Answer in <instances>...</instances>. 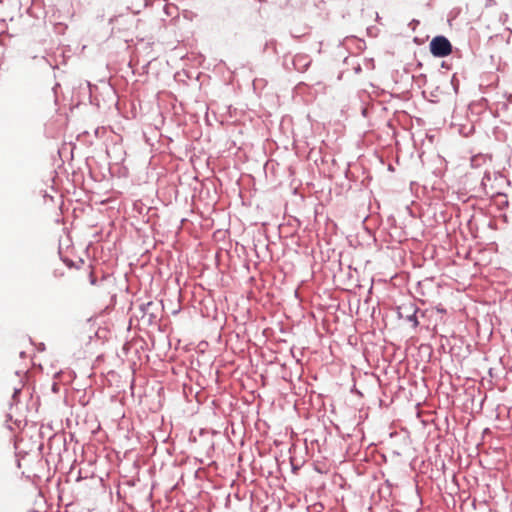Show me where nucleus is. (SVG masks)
I'll return each instance as SVG.
<instances>
[{"label":"nucleus","mask_w":512,"mask_h":512,"mask_svg":"<svg viewBox=\"0 0 512 512\" xmlns=\"http://www.w3.org/2000/svg\"><path fill=\"white\" fill-rule=\"evenodd\" d=\"M430 52L435 57H446L452 52V45L444 36H436L430 42Z\"/></svg>","instance_id":"1"}]
</instances>
